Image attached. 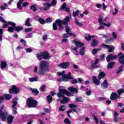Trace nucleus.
I'll list each match as a JSON object with an SVG mask.
<instances>
[{
  "instance_id": "obj_1",
  "label": "nucleus",
  "mask_w": 124,
  "mask_h": 124,
  "mask_svg": "<svg viewBox=\"0 0 124 124\" xmlns=\"http://www.w3.org/2000/svg\"><path fill=\"white\" fill-rule=\"evenodd\" d=\"M72 43L76 45V47L73 46H71L72 50L76 51L75 55H77L78 56L80 54L81 56H84V54H85V47H83V46H84V43L76 40H73Z\"/></svg>"
},
{
  "instance_id": "obj_2",
  "label": "nucleus",
  "mask_w": 124,
  "mask_h": 124,
  "mask_svg": "<svg viewBox=\"0 0 124 124\" xmlns=\"http://www.w3.org/2000/svg\"><path fill=\"white\" fill-rule=\"evenodd\" d=\"M49 64L46 61H42L40 63V71H38V67L35 66L34 67V73H37L38 75H44L45 72L48 70Z\"/></svg>"
},
{
  "instance_id": "obj_3",
  "label": "nucleus",
  "mask_w": 124,
  "mask_h": 124,
  "mask_svg": "<svg viewBox=\"0 0 124 124\" xmlns=\"http://www.w3.org/2000/svg\"><path fill=\"white\" fill-rule=\"evenodd\" d=\"M62 86L60 87L59 92L57 93L58 97L62 98V97L63 100H62L61 99H57V101H60L62 104H65V103H67L68 101H69V98H67V97L64 96V94L66 95H69V93H68V91H66L65 89L62 88Z\"/></svg>"
},
{
  "instance_id": "obj_4",
  "label": "nucleus",
  "mask_w": 124,
  "mask_h": 124,
  "mask_svg": "<svg viewBox=\"0 0 124 124\" xmlns=\"http://www.w3.org/2000/svg\"><path fill=\"white\" fill-rule=\"evenodd\" d=\"M8 26H12V27H10L8 28V31L9 32H13L14 30L16 31H22L23 29H24L22 26H16V24L11 21L6 22L3 25V29H5L7 28Z\"/></svg>"
},
{
  "instance_id": "obj_5",
  "label": "nucleus",
  "mask_w": 124,
  "mask_h": 124,
  "mask_svg": "<svg viewBox=\"0 0 124 124\" xmlns=\"http://www.w3.org/2000/svg\"><path fill=\"white\" fill-rule=\"evenodd\" d=\"M64 73H65L64 71H63L62 72H58L57 73V75L58 76H62V79H57V81L58 82H62V81H64L65 82H66L68 81V80H72V79H73V77H71V72L68 73L67 75L64 74Z\"/></svg>"
},
{
  "instance_id": "obj_6",
  "label": "nucleus",
  "mask_w": 124,
  "mask_h": 124,
  "mask_svg": "<svg viewBox=\"0 0 124 124\" xmlns=\"http://www.w3.org/2000/svg\"><path fill=\"white\" fill-rule=\"evenodd\" d=\"M72 19V17H71V15L69 14V16H66L63 21H62L61 19H57L56 21V22L58 25L60 30H62V29H63V26H62V25H67L68 22H69L70 20H71Z\"/></svg>"
},
{
  "instance_id": "obj_7",
  "label": "nucleus",
  "mask_w": 124,
  "mask_h": 124,
  "mask_svg": "<svg viewBox=\"0 0 124 124\" xmlns=\"http://www.w3.org/2000/svg\"><path fill=\"white\" fill-rule=\"evenodd\" d=\"M37 102L33 98H29L27 99V105L29 108H34L36 106Z\"/></svg>"
},
{
  "instance_id": "obj_8",
  "label": "nucleus",
  "mask_w": 124,
  "mask_h": 124,
  "mask_svg": "<svg viewBox=\"0 0 124 124\" xmlns=\"http://www.w3.org/2000/svg\"><path fill=\"white\" fill-rule=\"evenodd\" d=\"M3 108H4V105H3L1 107L0 109V118H1L3 122H5V121H6V118L7 117V115L8 114V113L2 112V111H1V110L3 109Z\"/></svg>"
},
{
  "instance_id": "obj_9",
  "label": "nucleus",
  "mask_w": 124,
  "mask_h": 124,
  "mask_svg": "<svg viewBox=\"0 0 124 124\" xmlns=\"http://www.w3.org/2000/svg\"><path fill=\"white\" fill-rule=\"evenodd\" d=\"M43 7H40L39 8L40 10L41 11H42V10H44V11H47V10H49L50 9V7H51V3L46 2L43 3Z\"/></svg>"
},
{
  "instance_id": "obj_10",
  "label": "nucleus",
  "mask_w": 124,
  "mask_h": 124,
  "mask_svg": "<svg viewBox=\"0 0 124 124\" xmlns=\"http://www.w3.org/2000/svg\"><path fill=\"white\" fill-rule=\"evenodd\" d=\"M13 105L12 106V108H13V113L14 115H16L17 114V108L16 106H17V99H14L13 101Z\"/></svg>"
},
{
  "instance_id": "obj_11",
  "label": "nucleus",
  "mask_w": 124,
  "mask_h": 124,
  "mask_svg": "<svg viewBox=\"0 0 124 124\" xmlns=\"http://www.w3.org/2000/svg\"><path fill=\"white\" fill-rule=\"evenodd\" d=\"M102 46L105 47V48H107V49H108V52H109V53L113 52L114 50H115V47H114L113 46L102 44Z\"/></svg>"
},
{
  "instance_id": "obj_12",
  "label": "nucleus",
  "mask_w": 124,
  "mask_h": 124,
  "mask_svg": "<svg viewBox=\"0 0 124 124\" xmlns=\"http://www.w3.org/2000/svg\"><path fill=\"white\" fill-rule=\"evenodd\" d=\"M9 93H15L17 94L19 93V88L15 85H13L12 88L9 90Z\"/></svg>"
},
{
  "instance_id": "obj_13",
  "label": "nucleus",
  "mask_w": 124,
  "mask_h": 124,
  "mask_svg": "<svg viewBox=\"0 0 124 124\" xmlns=\"http://www.w3.org/2000/svg\"><path fill=\"white\" fill-rule=\"evenodd\" d=\"M98 62H99V60L98 59H96L94 63L93 64L92 66L89 67V69H93V68H99L100 66L96 65L97 63H98Z\"/></svg>"
},
{
  "instance_id": "obj_14",
  "label": "nucleus",
  "mask_w": 124,
  "mask_h": 124,
  "mask_svg": "<svg viewBox=\"0 0 124 124\" xmlns=\"http://www.w3.org/2000/svg\"><path fill=\"white\" fill-rule=\"evenodd\" d=\"M69 62H63L62 63L58 64V66L59 67H61L62 68L66 69L69 66Z\"/></svg>"
},
{
  "instance_id": "obj_15",
  "label": "nucleus",
  "mask_w": 124,
  "mask_h": 124,
  "mask_svg": "<svg viewBox=\"0 0 124 124\" xmlns=\"http://www.w3.org/2000/svg\"><path fill=\"white\" fill-rule=\"evenodd\" d=\"M60 10H63L64 11H66L67 12L69 13L70 11V9L66 7V4L65 3H63L60 8Z\"/></svg>"
},
{
  "instance_id": "obj_16",
  "label": "nucleus",
  "mask_w": 124,
  "mask_h": 124,
  "mask_svg": "<svg viewBox=\"0 0 124 124\" xmlns=\"http://www.w3.org/2000/svg\"><path fill=\"white\" fill-rule=\"evenodd\" d=\"M92 80L93 83H94L95 85H96L97 86H99V85H100V80L98 79V78L97 79V78H96V77L93 76L92 77Z\"/></svg>"
},
{
  "instance_id": "obj_17",
  "label": "nucleus",
  "mask_w": 124,
  "mask_h": 124,
  "mask_svg": "<svg viewBox=\"0 0 124 124\" xmlns=\"http://www.w3.org/2000/svg\"><path fill=\"white\" fill-rule=\"evenodd\" d=\"M116 59H117V56L109 55L107 56L106 60L108 62H109L112 60H116Z\"/></svg>"
},
{
  "instance_id": "obj_18",
  "label": "nucleus",
  "mask_w": 124,
  "mask_h": 124,
  "mask_svg": "<svg viewBox=\"0 0 124 124\" xmlns=\"http://www.w3.org/2000/svg\"><path fill=\"white\" fill-rule=\"evenodd\" d=\"M65 29H66V32H67V33H68L69 35L74 36V37L76 36V34H75V33L71 32V31H70V30L69 29V27L68 26H66Z\"/></svg>"
},
{
  "instance_id": "obj_19",
  "label": "nucleus",
  "mask_w": 124,
  "mask_h": 124,
  "mask_svg": "<svg viewBox=\"0 0 124 124\" xmlns=\"http://www.w3.org/2000/svg\"><path fill=\"white\" fill-rule=\"evenodd\" d=\"M43 59L44 60H49V59H51V56H50L48 52L45 51L43 52Z\"/></svg>"
},
{
  "instance_id": "obj_20",
  "label": "nucleus",
  "mask_w": 124,
  "mask_h": 124,
  "mask_svg": "<svg viewBox=\"0 0 124 124\" xmlns=\"http://www.w3.org/2000/svg\"><path fill=\"white\" fill-rule=\"evenodd\" d=\"M119 97V95H118L117 93H112L110 95V99L111 100H116Z\"/></svg>"
},
{
  "instance_id": "obj_21",
  "label": "nucleus",
  "mask_w": 124,
  "mask_h": 124,
  "mask_svg": "<svg viewBox=\"0 0 124 124\" xmlns=\"http://www.w3.org/2000/svg\"><path fill=\"white\" fill-rule=\"evenodd\" d=\"M107 20V17L103 18V17L101 16L99 17L98 22L100 24V25H102L103 23H104L103 22H105V21H106Z\"/></svg>"
},
{
  "instance_id": "obj_22",
  "label": "nucleus",
  "mask_w": 124,
  "mask_h": 124,
  "mask_svg": "<svg viewBox=\"0 0 124 124\" xmlns=\"http://www.w3.org/2000/svg\"><path fill=\"white\" fill-rule=\"evenodd\" d=\"M120 57L119 58V62L122 64H124V54L120 53Z\"/></svg>"
},
{
  "instance_id": "obj_23",
  "label": "nucleus",
  "mask_w": 124,
  "mask_h": 124,
  "mask_svg": "<svg viewBox=\"0 0 124 124\" xmlns=\"http://www.w3.org/2000/svg\"><path fill=\"white\" fill-rule=\"evenodd\" d=\"M13 119H14V117L13 116L11 115H9L7 119L8 124H12L13 122Z\"/></svg>"
},
{
  "instance_id": "obj_24",
  "label": "nucleus",
  "mask_w": 124,
  "mask_h": 124,
  "mask_svg": "<svg viewBox=\"0 0 124 124\" xmlns=\"http://www.w3.org/2000/svg\"><path fill=\"white\" fill-rule=\"evenodd\" d=\"M68 90L71 93H78V89L72 87H69Z\"/></svg>"
},
{
  "instance_id": "obj_25",
  "label": "nucleus",
  "mask_w": 124,
  "mask_h": 124,
  "mask_svg": "<svg viewBox=\"0 0 124 124\" xmlns=\"http://www.w3.org/2000/svg\"><path fill=\"white\" fill-rule=\"evenodd\" d=\"M97 44H98V41L97 40H93L91 44V45L92 47H94L95 46H97Z\"/></svg>"
},
{
  "instance_id": "obj_26",
  "label": "nucleus",
  "mask_w": 124,
  "mask_h": 124,
  "mask_svg": "<svg viewBox=\"0 0 124 124\" xmlns=\"http://www.w3.org/2000/svg\"><path fill=\"white\" fill-rule=\"evenodd\" d=\"M106 75V74H105L104 72H101L99 73L98 75V80H100L105 77V76Z\"/></svg>"
},
{
  "instance_id": "obj_27",
  "label": "nucleus",
  "mask_w": 124,
  "mask_h": 124,
  "mask_svg": "<svg viewBox=\"0 0 124 124\" xmlns=\"http://www.w3.org/2000/svg\"><path fill=\"white\" fill-rule=\"evenodd\" d=\"M30 82H36L38 81V77L36 76L33 78H29Z\"/></svg>"
},
{
  "instance_id": "obj_28",
  "label": "nucleus",
  "mask_w": 124,
  "mask_h": 124,
  "mask_svg": "<svg viewBox=\"0 0 124 124\" xmlns=\"http://www.w3.org/2000/svg\"><path fill=\"white\" fill-rule=\"evenodd\" d=\"M30 21H31V18H27L26 19L25 24L27 27H31V22H30Z\"/></svg>"
},
{
  "instance_id": "obj_29",
  "label": "nucleus",
  "mask_w": 124,
  "mask_h": 124,
  "mask_svg": "<svg viewBox=\"0 0 124 124\" xmlns=\"http://www.w3.org/2000/svg\"><path fill=\"white\" fill-rule=\"evenodd\" d=\"M36 57L39 61L42 60V59H43V52L37 54Z\"/></svg>"
},
{
  "instance_id": "obj_30",
  "label": "nucleus",
  "mask_w": 124,
  "mask_h": 124,
  "mask_svg": "<svg viewBox=\"0 0 124 124\" xmlns=\"http://www.w3.org/2000/svg\"><path fill=\"white\" fill-rule=\"evenodd\" d=\"M101 86L103 87L104 89H106V88H108V83H107V80H105L104 81L102 84Z\"/></svg>"
},
{
  "instance_id": "obj_31",
  "label": "nucleus",
  "mask_w": 124,
  "mask_h": 124,
  "mask_svg": "<svg viewBox=\"0 0 124 124\" xmlns=\"http://www.w3.org/2000/svg\"><path fill=\"white\" fill-rule=\"evenodd\" d=\"M6 65H7V63H6V62L4 61H2L1 62V69H3L6 67Z\"/></svg>"
},
{
  "instance_id": "obj_32",
  "label": "nucleus",
  "mask_w": 124,
  "mask_h": 124,
  "mask_svg": "<svg viewBox=\"0 0 124 124\" xmlns=\"http://www.w3.org/2000/svg\"><path fill=\"white\" fill-rule=\"evenodd\" d=\"M31 91L32 93L34 94L35 95H37V94H38L39 93V92H38V90L36 89H31Z\"/></svg>"
},
{
  "instance_id": "obj_33",
  "label": "nucleus",
  "mask_w": 124,
  "mask_h": 124,
  "mask_svg": "<svg viewBox=\"0 0 124 124\" xmlns=\"http://www.w3.org/2000/svg\"><path fill=\"white\" fill-rule=\"evenodd\" d=\"M115 65V62H112L111 63H109L108 65L107 68L108 69H110L111 68H113V67Z\"/></svg>"
},
{
  "instance_id": "obj_34",
  "label": "nucleus",
  "mask_w": 124,
  "mask_h": 124,
  "mask_svg": "<svg viewBox=\"0 0 124 124\" xmlns=\"http://www.w3.org/2000/svg\"><path fill=\"white\" fill-rule=\"evenodd\" d=\"M4 97L5 99H6V100H9V99L11 98L12 96H11V95L9 94H5L4 95Z\"/></svg>"
},
{
  "instance_id": "obj_35",
  "label": "nucleus",
  "mask_w": 124,
  "mask_h": 124,
  "mask_svg": "<svg viewBox=\"0 0 124 124\" xmlns=\"http://www.w3.org/2000/svg\"><path fill=\"white\" fill-rule=\"evenodd\" d=\"M22 3H23L22 1H19L17 3V8H18L19 10H22V6H21V4H22Z\"/></svg>"
},
{
  "instance_id": "obj_36",
  "label": "nucleus",
  "mask_w": 124,
  "mask_h": 124,
  "mask_svg": "<svg viewBox=\"0 0 124 124\" xmlns=\"http://www.w3.org/2000/svg\"><path fill=\"white\" fill-rule=\"evenodd\" d=\"M53 101V98L52 97V96L48 95L47 96V102L48 103L50 104L52 101Z\"/></svg>"
},
{
  "instance_id": "obj_37",
  "label": "nucleus",
  "mask_w": 124,
  "mask_h": 124,
  "mask_svg": "<svg viewBox=\"0 0 124 124\" xmlns=\"http://www.w3.org/2000/svg\"><path fill=\"white\" fill-rule=\"evenodd\" d=\"M79 10H77L76 11H75L73 12V17H77V16H78V15H79Z\"/></svg>"
},
{
  "instance_id": "obj_38",
  "label": "nucleus",
  "mask_w": 124,
  "mask_h": 124,
  "mask_svg": "<svg viewBox=\"0 0 124 124\" xmlns=\"http://www.w3.org/2000/svg\"><path fill=\"white\" fill-rule=\"evenodd\" d=\"M85 39H86V40H87L88 41H90V40L92 39V37H91V35H90V34H87L85 35Z\"/></svg>"
},
{
  "instance_id": "obj_39",
  "label": "nucleus",
  "mask_w": 124,
  "mask_h": 124,
  "mask_svg": "<svg viewBox=\"0 0 124 124\" xmlns=\"http://www.w3.org/2000/svg\"><path fill=\"white\" fill-rule=\"evenodd\" d=\"M32 30H33L32 28L30 27V28L25 29V32H30L31 31H32Z\"/></svg>"
},
{
  "instance_id": "obj_40",
  "label": "nucleus",
  "mask_w": 124,
  "mask_h": 124,
  "mask_svg": "<svg viewBox=\"0 0 124 124\" xmlns=\"http://www.w3.org/2000/svg\"><path fill=\"white\" fill-rule=\"evenodd\" d=\"M2 33H3V30L0 29V42H1L2 40Z\"/></svg>"
},
{
  "instance_id": "obj_41",
  "label": "nucleus",
  "mask_w": 124,
  "mask_h": 124,
  "mask_svg": "<svg viewBox=\"0 0 124 124\" xmlns=\"http://www.w3.org/2000/svg\"><path fill=\"white\" fill-rule=\"evenodd\" d=\"M99 50H100V49L94 48V49H93V50L92 51L93 55H95L97 53L98 51H99Z\"/></svg>"
},
{
  "instance_id": "obj_42",
  "label": "nucleus",
  "mask_w": 124,
  "mask_h": 124,
  "mask_svg": "<svg viewBox=\"0 0 124 124\" xmlns=\"http://www.w3.org/2000/svg\"><path fill=\"white\" fill-rule=\"evenodd\" d=\"M4 6H0V9L1 10H5V9H6V7H7V4L4 3Z\"/></svg>"
},
{
  "instance_id": "obj_43",
  "label": "nucleus",
  "mask_w": 124,
  "mask_h": 124,
  "mask_svg": "<svg viewBox=\"0 0 124 124\" xmlns=\"http://www.w3.org/2000/svg\"><path fill=\"white\" fill-rule=\"evenodd\" d=\"M57 4V0H52L51 2L50 5L51 6H55Z\"/></svg>"
},
{
  "instance_id": "obj_44",
  "label": "nucleus",
  "mask_w": 124,
  "mask_h": 124,
  "mask_svg": "<svg viewBox=\"0 0 124 124\" xmlns=\"http://www.w3.org/2000/svg\"><path fill=\"white\" fill-rule=\"evenodd\" d=\"M124 68V65L120 66L118 70L117 71V73H121L123 71V69Z\"/></svg>"
},
{
  "instance_id": "obj_45",
  "label": "nucleus",
  "mask_w": 124,
  "mask_h": 124,
  "mask_svg": "<svg viewBox=\"0 0 124 124\" xmlns=\"http://www.w3.org/2000/svg\"><path fill=\"white\" fill-rule=\"evenodd\" d=\"M53 31H57V30H58V27L57 26V23H54L53 24Z\"/></svg>"
},
{
  "instance_id": "obj_46",
  "label": "nucleus",
  "mask_w": 124,
  "mask_h": 124,
  "mask_svg": "<svg viewBox=\"0 0 124 124\" xmlns=\"http://www.w3.org/2000/svg\"><path fill=\"white\" fill-rule=\"evenodd\" d=\"M124 93V89H120L118 91V93L119 95H121V93Z\"/></svg>"
},
{
  "instance_id": "obj_47",
  "label": "nucleus",
  "mask_w": 124,
  "mask_h": 124,
  "mask_svg": "<svg viewBox=\"0 0 124 124\" xmlns=\"http://www.w3.org/2000/svg\"><path fill=\"white\" fill-rule=\"evenodd\" d=\"M64 122L66 124H71V122L68 120V118H65L64 120Z\"/></svg>"
},
{
  "instance_id": "obj_48",
  "label": "nucleus",
  "mask_w": 124,
  "mask_h": 124,
  "mask_svg": "<svg viewBox=\"0 0 124 124\" xmlns=\"http://www.w3.org/2000/svg\"><path fill=\"white\" fill-rule=\"evenodd\" d=\"M76 101H78V102H83V99L81 97H78L76 98Z\"/></svg>"
},
{
  "instance_id": "obj_49",
  "label": "nucleus",
  "mask_w": 124,
  "mask_h": 124,
  "mask_svg": "<svg viewBox=\"0 0 124 124\" xmlns=\"http://www.w3.org/2000/svg\"><path fill=\"white\" fill-rule=\"evenodd\" d=\"M75 23L78 26H79V27H82V24L77 20V18H75Z\"/></svg>"
},
{
  "instance_id": "obj_50",
  "label": "nucleus",
  "mask_w": 124,
  "mask_h": 124,
  "mask_svg": "<svg viewBox=\"0 0 124 124\" xmlns=\"http://www.w3.org/2000/svg\"><path fill=\"white\" fill-rule=\"evenodd\" d=\"M65 106H61L59 108V110L60 111H64V110H65Z\"/></svg>"
},
{
  "instance_id": "obj_51",
  "label": "nucleus",
  "mask_w": 124,
  "mask_h": 124,
  "mask_svg": "<svg viewBox=\"0 0 124 124\" xmlns=\"http://www.w3.org/2000/svg\"><path fill=\"white\" fill-rule=\"evenodd\" d=\"M31 9L32 11H34V12H35V11H36L37 10L36 7H35V5H32L31 7Z\"/></svg>"
},
{
  "instance_id": "obj_52",
  "label": "nucleus",
  "mask_w": 124,
  "mask_h": 124,
  "mask_svg": "<svg viewBox=\"0 0 124 124\" xmlns=\"http://www.w3.org/2000/svg\"><path fill=\"white\" fill-rule=\"evenodd\" d=\"M39 22L41 23L42 25H44L45 24V21L43 20L42 18H39Z\"/></svg>"
},
{
  "instance_id": "obj_53",
  "label": "nucleus",
  "mask_w": 124,
  "mask_h": 124,
  "mask_svg": "<svg viewBox=\"0 0 124 124\" xmlns=\"http://www.w3.org/2000/svg\"><path fill=\"white\" fill-rule=\"evenodd\" d=\"M120 121H121V118L120 117H115L114 119V121L115 122V123H117L118 122H120Z\"/></svg>"
},
{
  "instance_id": "obj_54",
  "label": "nucleus",
  "mask_w": 124,
  "mask_h": 124,
  "mask_svg": "<svg viewBox=\"0 0 124 124\" xmlns=\"http://www.w3.org/2000/svg\"><path fill=\"white\" fill-rule=\"evenodd\" d=\"M52 18H51V17H48L46 20V23H51V22H52Z\"/></svg>"
},
{
  "instance_id": "obj_55",
  "label": "nucleus",
  "mask_w": 124,
  "mask_h": 124,
  "mask_svg": "<svg viewBox=\"0 0 124 124\" xmlns=\"http://www.w3.org/2000/svg\"><path fill=\"white\" fill-rule=\"evenodd\" d=\"M70 108H71V109H74V108H75L76 107V106H75L74 104H70L69 105Z\"/></svg>"
},
{
  "instance_id": "obj_56",
  "label": "nucleus",
  "mask_w": 124,
  "mask_h": 124,
  "mask_svg": "<svg viewBox=\"0 0 124 124\" xmlns=\"http://www.w3.org/2000/svg\"><path fill=\"white\" fill-rule=\"evenodd\" d=\"M45 88H46V86L45 85H42L41 87V91L42 92H44V91H45Z\"/></svg>"
},
{
  "instance_id": "obj_57",
  "label": "nucleus",
  "mask_w": 124,
  "mask_h": 124,
  "mask_svg": "<svg viewBox=\"0 0 124 124\" xmlns=\"http://www.w3.org/2000/svg\"><path fill=\"white\" fill-rule=\"evenodd\" d=\"M102 25H104V26H106V27H108V28H109L111 26V24L110 23H103Z\"/></svg>"
},
{
  "instance_id": "obj_58",
  "label": "nucleus",
  "mask_w": 124,
  "mask_h": 124,
  "mask_svg": "<svg viewBox=\"0 0 124 124\" xmlns=\"http://www.w3.org/2000/svg\"><path fill=\"white\" fill-rule=\"evenodd\" d=\"M71 83L72 84H77V83H78V81L77 79H73L71 81Z\"/></svg>"
},
{
  "instance_id": "obj_59",
  "label": "nucleus",
  "mask_w": 124,
  "mask_h": 124,
  "mask_svg": "<svg viewBox=\"0 0 124 124\" xmlns=\"http://www.w3.org/2000/svg\"><path fill=\"white\" fill-rule=\"evenodd\" d=\"M112 36L114 37V39H117V33L116 32H112Z\"/></svg>"
},
{
  "instance_id": "obj_60",
  "label": "nucleus",
  "mask_w": 124,
  "mask_h": 124,
  "mask_svg": "<svg viewBox=\"0 0 124 124\" xmlns=\"http://www.w3.org/2000/svg\"><path fill=\"white\" fill-rule=\"evenodd\" d=\"M47 37H48V35H44L43 36V39L44 40V41H46L47 40Z\"/></svg>"
},
{
  "instance_id": "obj_61",
  "label": "nucleus",
  "mask_w": 124,
  "mask_h": 124,
  "mask_svg": "<svg viewBox=\"0 0 124 124\" xmlns=\"http://www.w3.org/2000/svg\"><path fill=\"white\" fill-rule=\"evenodd\" d=\"M0 22H2V23H4V24H5L6 23V21L4 20V19H3V18L1 17L0 16Z\"/></svg>"
},
{
  "instance_id": "obj_62",
  "label": "nucleus",
  "mask_w": 124,
  "mask_h": 124,
  "mask_svg": "<svg viewBox=\"0 0 124 124\" xmlns=\"http://www.w3.org/2000/svg\"><path fill=\"white\" fill-rule=\"evenodd\" d=\"M94 120L96 123V124H98V119L96 117V116H94Z\"/></svg>"
},
{
  "instance_id": "obj_63",
  "label": "nucleus",
  "mask_w": 124,
  "mask_h": 124,
  "mask_svg": "<svg viewBox=\"0 0 124 124\" xmlns=\"http://www.w3.org/2000/svg\"><path fill=\"white\" fill-rule=\"evenodd\" d=\"M26 52L27 53H31V52H32V49L31 48H27L26 49Z\"/></svg>"
},
{
  "instance_id": "obj_64",
  "label": "nucleus",
  "mask_w": 124,
  "mask_h": 124,
  "mask_svg": "<svg viewBox=\"0 0 124 124\" xmlns=\"http://www.w3.org/2000/svg\"><path fill=\"white\" fill-rule=\"evenodd\" d=\"M38 121L40 123V124H44V121H43V120H41V119H38Z\"/></svg>"
}]
</instances>
